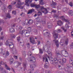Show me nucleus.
I'll use <instances>...</instances> for the list:
<instances>
[{"mask_svg": "<svg viewBox=\"0 0 73 73\" xmlns=\"http://www.w3.org/2000/svg\"><path fill=\"white\" fill-rule=\"evenodd\" d=\"M61 32V30H57V31H54V34H53V37L54 38L53 41L55 42L56 47L57 48L59 46V44H58V41L57 40H56V38L58 37V34H57V33H59V32Z\"/></svg>", "mask_w": 73, "mask_h": 73, "instance_id": "nucleus-1", "label": "nucleus"}, {"mask_svg": "<svg viewBox=\"0 0 73 73\" xmlns=\"http://www.w3.org/2000/svg\"><path fill=\"white\" fill-rule=\"evenodd\" d=\"M28 31L27 30H23L22 31H21V34H23V33H24L25 35H26L28 34H29V32H31V27H29L28 28Z\"/></svg>", "mask_w": 73, "mask_h": 73, "instance_id": "nucleus-2", "label": "nucleus"}, {"mask_svg": "<svg viewBox=\"0 0 73 73\" xmlns=\"http://www.w3.org/2000/svg\"><path fill=\"white\" fill-rule=\"evenodd\" d=\"M47 56L48 58H49V60H50V59L51 60V61H52V62H53V60H54V61H56V62H55L56 63L57 62H59V63H61V62L62 61V60H61L60 59L59 60H57V58H55L54 59L53 58H49V56Z\"/></svg>", "mask_w": 73, "mask_h": 73, "instance_id": "nucleus-3", "label": "nucleus"}, {"mask_svg": "<svg viewBox=\"0 0 73 73\" xmlns=\"http://www.w3.org/2000/svg\"><path fill=\"white\" fill-rule=\"evenodd\" d=\"M43 9H44V11H42V10ZM40 10L41 11H42L43 13H44V14H46V13L48 12V11L47 10H46V9L44 8L43 6H41L40 7Z\"/></svg>", "mask_w": 73, "mask_h": 73, "instance_id": "nucleus-4", "label": "nucleus"}, {"mask_svg": "<svg viewBox=\"0 0 73 73\" xmlns=\"http://www.w3.org/2000/svg\"><path fill=\"white\" fill-rule=\"evenodd\" d=\"M18 1L19 2L18 3V6L17 7L18 8H20V9H23V8H24V7L21 6V5H22L21 2H20L19 0Z\"/></svg>", "mask_w": 73, "mask_h": 73, "instance_id": "nucleus-5", "label": "nucleus"}, {"mask_svg": "<svg viewBox=\"0 0 73 73\" xmlns=\"http://www.w3.org/2000/svg\"><path fill=\"white\" fill-rule=\"evenodd\" d=\"M61 52L63 55H64V54H66V57H68V53H67V52L66 51L64 50H62L61 51Z\"/></svg>", "mask_w": 73, "mask_h": 73, "instance_id": "nucleus-6", "label": "nucleus"}, {"mask_svg": "<svg viewBox=\"0 0 73 73\" xmlns=\"http://www.w3.org/2000/svg\"><path fill=\"white\" fill-rule=\"evenodd\" d=\"M65 28H64V27H62V29L65 32H66V31H67V29H68V28H69V26H68V24H66L65 26Z\"/></svg>", "mask_w": 73, "mask_h": 73, "instance_id": "nucleus-7", "label": "nucleus"}, {"mask_svg": "<svg viewBox=\"0 0 73 73\" xmlns=\"http://www.w3.org/2000/svg\"><path fill=\"white\" fill-rule=\"evenodd\" d=\"M30 40L32 44H35V40H34L33 38L32 37H30Z\"/></svg>", "mask_w": 73, "mask_h": 73, "instance_id": "nucleus-8", "label": "nucleus"}, {"mask_svg": "<svg viewBox=\"0 0 73 73\" xmlns=\"http://www.w3.org/2000/svg\"><path fill=\"white\" fill-rule=\"evenodd\" d=\"M36 20V21L38 23H41L42 22V19L38 17L37 18Z\"/></svg>", "mask_w": 73, "mask_h": 73, "instance_id": "nucleus-9", "label": "nucleus"}, {"mask_svg": "<svg viewBox=\"0 0 73 73\" xmlns=\"http://www.w3.org/2000/svg\"><path fill=\"white\" fill-rule=\"evenodd\" d=\"M60 19L62 20V21H65L66 22H68L69 21H68L67 20L65 19V18H64V16H62V17H60Z\"/></svg>", "mask_w": 73, "mask_h": 73, "instance_id": "nucleus-10", "label": "nucleus"}, {"mask_svg": "<svg viewBox=\"0 0 73 73\" xmlns=\"http://www.w3.org/2000/svg\"><path fill=\"white\" fill-rule=\"evenodd\" d=\"M57 24L58 25H59L60 26H61L63 23L62 22V21H57Z\"/></svg>", "mask_w": 73, "mask_h": 73, "instance_id": "nucleus-11", "label": "nucleus"}, {"mask_svg": "<svg viewBox=\"0 0 73 73\" xmlns=\"http://www.w3.org/2000/svg\"><path fill=\"white\" fill-rule=\"evenodd\" d=\"M33 23V20L31 19H30L29 20V21L27 22V23L26 24L27 25H29V24H32Z\"/></svg>", "mask_w": 73, "mask_h": 73, "instance_id": "nucleus-12", "label": "nucleus"}, {"mask_svg": "<svg viewBox=\"0 0 73 73\" xmlns=\"http://www.w3.org/2000/svg\"><path fill=\"white\" fill-rule=\"evenodd\" d=\"M31 60H30L31 61H33L34 62H35V61H36V60L35 59V58L33 57V56H32L31 58Z\"/></svg>", "mask_w": 73, "mask_h": 73, "instance_id": "nucleus-13", "label": "nucleus"}, {"mask_svg": "<svg viewBox=\"0 0 73 73\" xmlns=\"http://www.w3.org/2000/svg\"><path fill=\"white\" fill-rule=\"evenodd\" d=\"M9 46L10 48H12L14 47V45H13V44L11 42L10 43V44L9 45Z\"/></svg>", "mask_w": 73, "mask_h": 73, "instance_id": "nucleus-14", "label": "nucleus"}, {"mask_svg": "<svg viewBox=\"0 0 73 73\" xmlns=\"http://www.w3.org/2000/svg\"><path fill=\"white\" fill-rule=\"evenodd\" d=\"M35 11V9H31V10H30L29 11V12L28 13V14H30V13H32V12H34Z\"/></svg>", "mask_w": 73, "mask_h": 73, "instance_id": "nucleus-15", "label": "nucleus"}, {"mask_svg": "<svg viewBox=\"0 0 73 73\" xmlns=\"http://www.w3.org/2000/svg\"><path fill=\"white\" fill-rule=\"evenodd\" d=\"M43 61H45V60H46L45 62H48V59L46 58V57L44 56L43 57Z\"/></svg>", "mask_w": 73, "mask_h": 73, "instance_id": "nucleus-16", "label": "nucleus"}, {"mask_svg": "<svg viewBox=\"0 0 73 73\" xmlns=\"http://www.w3.org/2000/svg\"><path fill=\"white\" fill-rule=\"evenodd\" d=\"M53 27V25L52 24H49L48 25V28H51Z\"/></svg>", "mask_w": 73, "mask_h": 73, "instance_id": "nucleus-17", "label": "nucleus"}, {"mask_svg": "<svg viewBox=\"0 0 73 73\" xmlns=\"http://www.w3.org/2000/svg\"><path fill=\"white\" fill-rule=\"evenodd\" d=\"M6 17H7V18H9V19H10V18H11V15L9 13H8Z\"/></svg>", "mask_w": 73, "mask_h": 73, "instance_id": "nucleus-18", "label": "nucleus"}, {"mask_svg": "<svg viewBox=\"0 0 73 73\" xmlns=\"http://www.w3.org/2000/svg\"><path fill=\"white\" fill-rule=\"evenodd\" d=\"M29 1V0H26L25 1L26 5L27 7H29V4H28V3Z\"/></svg>", "mask_w": 73, "mask_h": 73, "instance_id": "nucleus-19", "label": "nucleus"}, {"mask_svg": "<svg viewBox=\"0 0 73 73\" xmlns=\"http://www.w3.org/2000/svg\"><path fill=\"white\" fill-rule=\"evenodd\" d=\"M40 4L41 5H44V2H43V0H40L39 1Z\"/></svg>", "mask_w": 73, "mask_h": 73, "instance_id": "nucleus-20", "label": "nucleus"}, {"mask_svg": "<svg viewBox=\"0 0 73 73\" xmlns=\"http://www.w3.org/2000/svg\"><path fill=\"white\" fill-rule=\"evenodd\" d=\"M68 39H67L65 41V44L67 45L68 44Z\"/></svg>", "mask_w": 73, "mask_h": 73, "instance_id": "nucleus-21", "label": "nucleus"}, {"mask_svg": "<svg viewBox=\"0 0 73 73\" xmlns=\"http://www.w3.org/2000/svg\"><path fill=\"white\" fill-rule=\"evenodd\" d=\"M15 62V63H16V62H17V64H18V66H16V68H17V67H18V66H19V65H20L21 64V63L19 62H18L17 61H16Z\"/></svg>", "mask_w": 73, "mask_h": 73, "instance_id": "nucleus-22", "label": "nucleus"}, {"mask_svg": "<svg viewBox=\"0 0 73 73\" xmlns=\"http://www.w3.org/2000/svg\"><path fill=\"white\" fill-rule=\"evenodd\" d=\"M10 32L13 33V32H14V29L12 28H11L10 29Z\"/></svg>", "mask_w": 73, "mask_h": 73, "instance_id": "nucleus-23", "label": "nucleus"}, {"mask_svg": "<svg viewBox=\"0 0 73 73\" xmlns=\"http://www.w3.org/2000/svg\"><path fill=\"white\" fill-rule=\"evenodd\" d=\"M5 67L7 70H10L11 69L9 68V67H8V66H7V65H5Z\"/></svg>", "mask_w": 73, "mask_h": 73, "instance_id": "nucleus-24", "label": "nucleus"}, {"mask_svg": "<svg viewBox=\"0 0 73 73\" xmlns=\"http://www.w3.org/2000/svg\"><path fill=\"white\" fill-rule=\"evenodd\" d=\"M68 13L69 15H70L71 16H73V12L72 11H70L68 12Z\"/></svg>", "mask_w": 73, "mask_h": 73, "instance_id": "nucleus-25", "label": "nucleus"}, {"mask_svg": "<svg viewBox=\"0 0 73 73\" xmlns=\"http://www.w3.org/2000/svg\"><path fill=\"white\" fill-rule=\"evenodd\" d=\"M47 53H48V54H49L50 56H52V54L50 52V51H47Z\"/></svg>", "mask_w": 73, "mask_h": 73, "instance_id": "nucleus-26", "label": "nucleus"}, {"mask_svg": "<svg viewBox=\"0 0 73 73\" xmlns=\"http://www.w3.org/2000/svg\"><path fill=\"white\" fill-rule=\"evenodd\" d=\"M10 63L11 64H12V62H13V58H11L10 60Z\"/></svg>", "mask_w": 73, "mask_h": 73, "instance_id": "nucleus-27", "label": "nucleus"}, {"mask_svg": "<svg viewBox=\"0 0 73 73\" xmlns=\"http://www.w3.org/2000/svg\"><path fill=\"white\" fill-rule=\"evenodd\" d=\"M20 16L22 17H24L25 16V14L23 13H22L21 14Z\"/></svg>", "mask_w": 73, "mask_h": 73, "instance_id": "nucleus-28", "label": "nucleus"}, {"mask_svg": "<svg viewBox=\"0 0 73 73\" xmlns=\"http://www.w3.org/2000/svg\"><path fill=\"white\" fill-rule=\"evenodd\" d=\"M62 11H63V12H66V11H67V9L66 8H64L62 9Z\"/></svg>", "mask_w": 73, "mask_h": 73, "instance_id": "nucleus-29", "label": "nucleus"}, {"mask_svg": "<svg viewBox=\"0 0 73 73\" xmlns=\"http://www.w3.org/2000/svg\"><path fill=\"white\" fill-rule=\"evenodd\" d=\"M40 7V5H35V7L37 9V8H39Z\"/></svg>", "mask_w": 73, "mask_h": 73, "instance_id": "nucleus-30", "label": "nucleus"}, {"mask_svg": "<svg viewBox=\"0 0 73 73\" xmlns=\"http://www.w3.org/2000/svg\"><path fill=\"white\" fill-rule=\"evenodd\" d=\"M69 5L70 7H73V4H72V2H70L69 3Z\"/></svg>", "mask_w": 73, "mask_h": 73, "instance_id": "nucleus-31", "label": "nucleus"}, {"mask_svg": "<svg viewBox=\"0 0 73 73\" xmlns=\"http://www.w3.org/2000/svg\"><path fill=\"white\" fill-rule=\"evenodd\" d=\"M66 60L65 58L63 59L62 60V61H63V62H66Z\"/></svg>", "mask_w": 73, "mask_h": 73, "instance_id": "nucleus-32", "label": "nucleus"}, {"mask_svg": "<svg viewBox=\"0 0 73 73\" xmlns=\"http://www.w3.org/2000/svg\"><path fill=\"white\" fill-rule=\"evenodd\" d=\"M70 63L71 64L73 62V60L72 59H70L69 60Z\"/></svg>", "mask_w": 73, "mask_h": 73, "instance_id": "nucleus-33", "label": "nucleus"}, {"mask_svg": "<svg viewBox=\"0 0 73 73\" xmlns=\"http://www.w3.org/2000/svg\"><path fill=\"white\" fill-rule=\"evenodd\" d=\"M42 24H46L45 21L42 20Z\"/></svg>", "mask_w": 73, "mask_h": 73, "instance_id": "nucleus-34", "label": "nucleus"}, {"mask_svg": "<svg viewBox=\"0 0 73 73\" xmlns=\"http://www.w3.org/2000/svg\"><path fill=\"white\" fill-rule=\"evenodd\" d=\"M22 24L23 25H25V21H23L22 22Z\"/></svg>", "mask_w": 73, "mask_h": 73, "instance_id": "nucleus-35", "label": "nucleus"}, {"mask_svg": "<svg viewBox=\"0 0 73 73\" xmlns=\"http://www.w3.org/2000/svg\"><path fill=\"white\" fill-rule=\"evenodd\" d=\"M52 4L53 5H56V3L53 2V1H52Z\"/></svg>", "mask_w": 73, "mask_h": 73, "instance_id": "nucleus-36", "label": "nucleus"}, {"mask_svg": "<svg viewBox=\"0 0 73 73\" xmlns=\"http://www.w3.org/2000/svg\"><path fill=\"white\" fill-rule=\"evenodd\" d=\"M12 6L11 5H9L8 7V9H12Z\"/></svg>", "mask_w": 73, "mask_h": 73, "instance_id": "nucleus-37", "label": "nucleus"}, {"mask_svg": "<svg viewBox=\"0 0 73 73\" xmlns=\"http://www.w3.org/2000/svg\"><path fill=\"white\" fill-rule=\"evenodd\" d=\"M35 5L33 4H32L31 5V7H35Z\"/></svg>", "mask_w": 73, "mask_h": 73, "instance_id": "nucleus-38", "label": "nucleus"}, {"mask_svg": "<svg viewBox=\"0 0 73 73\" xmlns=\"http://www.w3.org/2000/svg\"><path fill=\"white\" fill-rule=\"evenodd\" d=\"M17 40L18 41H19L20 40V38L19 36L17 38Z\"/></svg>", "mask_w": 73, "mask_h": 73, "instance_id": "nucleus-39", "label": "nucleus"}, {"mask_svg": "<svg viewBox=\"0 0 73 73\" xmlns=\"http://www.w3.org/2000/svg\"><path fill=\"white\" fill-rule=\"evenodd\" d=\"M23 65L24 67L25 68V67H26V66H27V63H24Z\"/></svg>", "mask_w": 73, "mask_h": 73, "instance_id": "nucleus-40", "label": "nucleus"}, {"mask_svg": "<svg viewBox=\"0 0 73 73\" xmlns=\"http://www.w3.org/2000/svg\"><path fill=\"white\" fill-rule=\"evenodd\" d=\"M42 15V13H41V12H39L38 13V15Z\"/></svg>", "mask_w": 73, "mask_h": 73, "instance_id": "nucleus-41", "label": "nucleus"}, {"mask_svg": "<svg viewBox=\"0 0 73 73\" xmlns=\"http://www.w3.org/2000/svg\"><path fill=\"white\" fill-rule=\"evenodd\" d=\"M3 55L5 57H6V56H5V52H3Z\"/></svg>", "mask_w": 73, "mask_h": 73, "instance_id": "nucleus-42", "label": "nucleus"}, {"mask_svg": "<svg viewBox=\"0 0 73 73\" xmlns=\"http://www.w3.org/2000/svg\"><path fill=\"white\" fill-rule=\"evenodd\" d=\"M13 57L15 58V59H16L17 60V56H14Z\"/></svg>", "mask_w": 73, "mask_h": 73, "instance_id": "nucleus-43", "label": "nucleus"}, {"mask_svg": "<svg viewBox=\"0 0 73 73\" xmlns=\"http://www.w3.org/2000/svg\"><path fill=\"white\" fill-rule=\"evenodd\" d=\"M16 3V2L15 1H13L12 2L11 4L13 5H14V4H15Z\"/></svg>", "mask_w": 73, "mask_h": 73, "instance_id": "nucleus-44", "label": "nucleus"}, {"mask_svg": "<svg viewBox=\"0 0 73 73\" xmlns=\"http://www.w3.org/2000/svg\"><path fill=\"white\" fill-rule=\"evenodd\" d=\"M12 13L13 14H14V15H16V11H13L12 12Z\"/></svg>", "mask_w": 73, "mask_h": 73, "instance_id": "nucleus-45", "label": "nucleus"}, {"mask_svg": "<svg viewBox=\"0 0 73 73\" xmlns=\"http://www.w3.org/2000/svg\"><path fill=\"white\" fill-rule=\"evenodd\" d=\"M9 52L7 51L6 52V56H9Z\"/></svg>", "mask_w": 73, "mask_h": 73, "instance_id": "nucleus-46", "label": "nucleus"}, {"mask_svg": "<svg viewBox=\"0 0 73 73\" xmlns=\"http://www.w3.org/2000/svg\"><path fill=\"white\" fill-rule=\"evenodd\" d=\"M50 35V33L46 32V33H44V35Z\"/></svg>", "mask_w": 73, "mask_h": 73, "instance_id": "nucleus-47", "label": "nucleus"}, {"mask_svg": "<svg viewBox=\"0 0 73 73\" xmlns=\"http://www.w3.org/2000/svg\"><path fill=\"white\" fill-rule=\"evenodd\" d=\"M39 51H40V53H42L43 52L42 51V50L41 49H39Z\"/></svg>", "mask_w": 73, "mask_h": 73, "instance_id": "nucleus-48", "label": "nucleus"}, {"mask_svg": "<svg viewBox=\"0 0 73 73\" xmlns=\"http://www.w3.org/2000/svg\"><path fill=\"white\" fill-rule=\"evenodd\" d=\"M36 66V65H33V66H32V65H31L30 66V67L31 68H33V67H35V66Z\"/></svg>", "mask_w": 73, "mask_h": 73, "instance_id": "nucleus-49", "label": "nucleus"}, {"mask_svg": "<svg viewBox=\"0 0 73 73\" xmlns=\"http://www.w3.org/2000/svg\"><path fill=\"white\" fill-rule=\"evenodd\" d=\"M4 38V37L3 36H1L0 37V40H3V38Z\"/></svg>", "mask_w": 73, "mask_h": 73, "instance_id": "nucleus-50", "label": "nucleus"}, {"mask_svg": "<svg viewBox=\"0 0 73 73\" xmlns=\"http://www.w3.org/2000/svg\"><path fill=\"white\" fill-rule=\"evenodd\" d=\"M3 52V49H0V53H1Z\"/></svg>", "mask_w": 73, "mask_h": 73, "instance_id": "nucleus-51", "label": "nucleus"}, {"mask_svg": "<svg viewBox=\"0 0 73 73\" xmlns=\"http://www.w3.org/2000/svg\"><path fill=\"white\" fill-rule=\"evenodd\" d=\"M1 64L2 65H3V64H4V63L3 61H1Z\"/></svg>", "mask_w": 73, "mask_h": 73, "instance_id": "nucleus-52", "label": "nucleus"}, {"mask_svg": "<svg viewBox=\"0 0 73 73\" xmlns=\"http://www.w3.org/2000/svg\"><path fill=\"white\" fill-rule=\"evenodd\" d=\"M44 68H48V67L47 66V65L45 64L44 65Z\"/></svg>", "mask_w": 73, "mask_h": 73, "instance_id": "nucleus-53", "label": "nucleus"}, {"mask_svg": "<svg viewBox=\"0 0 73 73\" xmlns=\"http://www.w3.org/2000/svg\"><path fill=\"white\" fill-rule=\"evenodd\" d=\"M52 12H54V13H55V12H56V10H53L52 11Z\"/></svg>", "mask_w": 73, "mask_h": 73, "instance_id": "nucleus-54", "label": "nucleus"}, {"mask_svg": "<svg viewBox=\"0 0 73 73\" xmlns=\"http://www.w3.org/2000/svg\"><path fill=\"white\" fill-rule=\"evenodd\" d=\"M19 28L20 29H22L23 27L21 26H20L19 27Z\"/></svg>", "mask_w": 73, "mask_h": 73, "instance_id": "nucleus-55", "label": "nucleus"}, {"mask_svg": "<svg viewBox=\"0 0 73 73\" xmlns=\"http://www.w3.org/2000/svg\"><path fill=\"white\" fill-rule=\"evenodd\" d=\"M2 10L4 11H6V10H7V9H6V8H4L3 9H2Z\"/></svg>", "mask_w": 73, "mask_h": 73, "instance_id": "nucleus-56", "label": "nucleus"}, {"mask_svg": "<svg viewBox=\"0 0 73 73\" xmlns=\"http://www.w3.org/2000/svg\"><path fill=\"white\" fill-rule=\"evenodd\" d=\"M14 53H16V50L15 49V50L14 51Z\"/></svg>", "mask_w": 73, "mask_h": 73, "instance_id": "nucleus-57", "label": "nucleus"}, {"mask_svg": "<svg viewBox=\"0 0 73 73\" xmlns=\"http://www.w3.org/2000/svg\"><path fill=\"white\" fill-rule=\"evenodd\" d=\"M5 44H6V45H8V41H7L6 42Z\"/></svg>", "mask_w": 73, "mask_h": 73, "instance_id": "nucleus-58", "label": "nucleus"}, {"mask_svg": "<svg viewBox=\"0 0 73 73\" xmlns=\"http://www.w3.org/2000/svg\"><path fill=\"white\" fill-rule=\"evenodd\" d=\"M3 44V43L2 42H0V46H1V45H2Z\"/></svg>", "mask_w": 73, "mask_h": 73, "instance_id": "nucleus-59", "label": "nucleus"}, {"mask_svg": "<svg viewBox=\"0 0 73 73\" xmlns=\"http://www.w3.org/2000/svg\"><path fill=\"white\" fill-rule=\"evenodd\" d=\"M0 70H3V67L0 68Z\"/></svg>", "mask_w": 73, "mask_h": 73, "instance_id": "nucleus-60", "label": "nucleus"}, {"mask_svg": "<svg viewBox=\"0 0 73 73\" xmlns=\"http://www.w3.org/2000/svg\"><path fill=\"white\" fill-rule=\"evenodd\" d=\"M56 54V55H57V56H58V55H60V54H59V53H57Z\"/></svg>", "mask_w": 73, "mask_h": 73, "instance_id": "nucleus-61", "label": "nucleus"}, {"mask_svg": "<svg viewBox=\"0 0 73 73\" xmlns=\"http://www.w3.org/2000/svg\"><path fill=\"white\" fill-rule=\"evenodd\" d=\"M71 46H72L73 47V43H72L70 45Z\"/></svg>", "mask_w": 73, "mask_h": 73, "instance_id": "nucleus-62", "label": "nucleus"}, {"mask_svg": "<svg viewBox=\"0 0 73 73\" xmlns=\"http://www.w3.org/2000/svg\"><path fill=\"white\" fill-rule=\"evenodd\" d=\"M27 46H29V43H27Z\"/></svg>", "mask_w": 73, "mask_h": 73, "instance_id": "nucleus-63", "label": "nucleus"}, {"mask_svg": "<svg viewBox=\"0 0 73 73\" xmlns=\"http://www.w3.org/2000/svg\"><path fill=\"white\" fill-rule=\"evenodd\" d=\"M34 16V17H36V16H37V14H35Z\"/></svg>", "mask_w": 73, "mask_h": 73, "instance_id": "nucleus-64", "label": "nucleus"}]
</instances>
